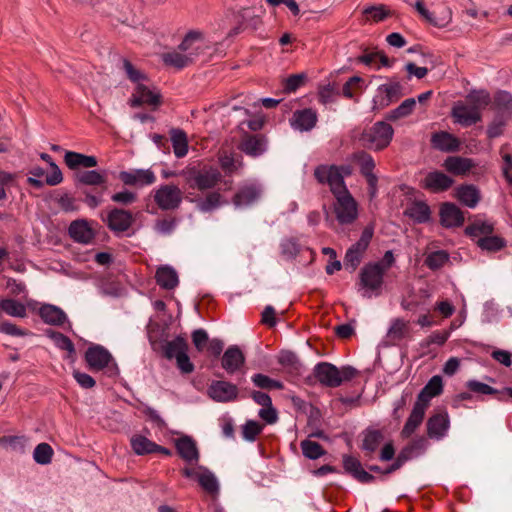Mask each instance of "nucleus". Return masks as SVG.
I'll return each instance as SVG.
<instances>
[{"label":"nucleus","instance_id":"1","mask_svg":"<svg viewBox=\"0 0 512 512\" xmlns=\"http://www.w3.org/2000/svg\"><path fill=\"white\" fill-rule=\"evenodd\" d=\"M314 176L321 184H327L333 193L336 202L334 211L336 219L341 224H350L358 216V206L344 183V175L337 166L320 165L314 171Z\"/></svg>","mask_w":512,"mask_h":512},{"label":"nucleus","instance_id":"2","mask_svg":"<svg viewBox=\"0 0 512 512\" xmlns=\"http://www.w3.org/2000/svg\"><path fill=\"white\" fill-rule=\"evenodd\" d=\"M394 262L393 252L388 250L380 261L370 262L362 267L358 286L363 297L371 298L382 293L384 275L393 266Z\"/></svg>","mask_w":512,"mask_h":512},{"label":"nucleus","instance_id":"3","mask_svg":"<svg viewBox=\"0 0 512 512\" xmlns=\"http://www.w3.org/2000/svg\"><path fill=\"white\" fill-rule=\"evenodd\" d=\"M180 49L185 51L193 63L197 60L209 61L218 50V44L208 38L202 31H189L182 42Z\"/></svg>","mask_w":512,"mask_h":512},{"label":"nucleus","instance_id":"4","mask_svg":"<svg viewBox=\"0 0 512 512\" xmlns=\"http://www.w3.org/2000/svg\"><path fill=\"white\" fill-rule=\"evenodd\" d=\"M182 175L190 188L200 191L214 188L222 178L220 171L213 166L189 167L182 171Z\"/></svg>","mask_w":512,"mask_h":512},{"label":"nucleus","instance_id":"5","mask_svg":"<svg viewBox=\"0 0 512 512\" xmlns=\"http://www.w3.org/2000/svg\"><path fill=\"white\" fill-rule=\"evenodd\" d=\"M357 371L351 366L337 368L327 362L319 363L314 368L317 380L327 387H338L343 382L349 381L356 375Z\"/></svg>","mask_w":512,"mask_h":512},{"label":"nucleus","instance_id":"6","mask_svg":"<svg viewBox=\"0 0 512 512\" xmlns=\"http://www.w3.org/2000/svg\"><path fill=\"white\" fill-rule=\"evenodd\" d=\"M393 134L394 130L390 124L379 121L361 133L359 142L365 148L378 151L390 144Z\"/></svg>","mask_w":512,"mask_h":512},{"label":"nucleus","instance_id":"7","mask_svg":"<svg viewBox=\"0 0 512 512\" xmlns=\"http://www.w3.org/2000/svg\"><path fill=\"white\" fill-rule=\"evenodd\" d=\"M154 201L161 210H175L182 203L183 193L181 189L174 184H165L159 186L154 191Z\"/></svg>","mask_w":512,"mask_h":512},{"label":"nucleus","instance_id":"8","mask_svg":"<svg viewBox=\"0 0 512 512\" xmlns=\"http://www.w3.org/2000/svg\"><path fill=\"white\" fill-rule=\"evenodd\" d=\"M403 95V86L398 81H390L377 88L374 103L379 108H384L397 101Z\"/></svg>","mask_w":512,"mask_h":512},{"label":"nucleus","instance_id":"9","mask_svg":"<svg viewBox=\"0 0 512 512\" xmlns=\"http://www.w3.org/2000/svg\"><path fill=\"white\" fill-rule=\"evenodd\" d=\"M354 160L360 167L361 173L365 176L369 185V194L371 198L376 196L378 178L373 173L375 162L372 156L366 152H359L354 155Z\"/></svg>","mask_w":512,"mask_h":512},{"label":"nucleus","instance_id":"10","mask_svg":"<svg viewBox=\"0 0 512 512\" xmlns=\"http://www.w3.org/2000/svg\"><path fill=\"white\" fill-rule=\"evenodd\" d=\"M454 121L464 127L478 123L482 119L481 112L477 107L462 102L456 103L451 111Z\"/></svg>","mask_w":512,"mask_h":512},{"label":"nucleus","instance_id":"11","mask_svg":"<svg viewBox=\"0 0 512 512\" xmlns=\"http://www.w3.org/2000/svg\"><path fill=\"white\" fill-rule=\"evenodd\" d=\"M160 104V94L153 90L150 85L145 83H139L135 86L134 93L130 99V105L132 107H139L142 105H149L156 107Z\"/></svg>","mask_w":512,"mask_h":512},{"label":"nucleus","instance_id":"12","mask_svg":"<svg viewBox=\"0 0 512 512\" xmlns=\"http://www.w3.org/2000/svg\"><path fill=\"white\" fill-rule=\"evenodd\" d=\"M119 179L128 186L143 187L151 185L156 181L155 173L151 169H134L121 171Z\"/></svg>","mask_w":512,"mask_h":512},{"label":"nucleus","instance_id":"13","mask_svg":"<svg viewBox=\"0 0 512 512\" xmlns=\"http://www.w3.org/2000/svg\"><path fill=\"white\" fill-rule=\"evenodd\" d=\"M454 181L451 177L440 171H433L421 180L420 186L433 193H439L448 190Z\"/></svg>","mask_w":512,"mask_h":512},{"label":"nucleus","instance_id":"14","mask_svg":"<svg viewBox=\"0 0 512 512\" xmlns=\"http://www.w3.org/2000/svg\"><path fill=\"white\" fill-rule=\"evenodd\" d=\"M318 121V115L312 108L296 110L290 118V125L294 130L306 132L312 130Z\"/></svg>","mask_w":512,"mask_h":512},{"label":"nucleus","instance_id":"15","mask_svg":"<svg viewBox=\"0 0 512 512\" xmlns=\"http://www.w3.org/2000/svg\"><path fill=\"white\" fill-rule=\"evenodd\" d=\"M414 8L425 21L433 26L445 27L451 22L452 15L448 7H444L439 12L438 16H436L434 12L429 11L422 0H417L414 4Z\"/></svg>","mask_w":512,"mask_h":512},{"label":"nucleus","instance_id":"16","mask_svg":"<svg viewBox=\"0 0 512 512\" xmlns=\"http://www.w3.org/2000/svg\"><path fill=\"white\" fill-rule=\"evenodd\" d=\"M208 395L217 402H229L237 398L238 388L227 381H214L208 388Z\"/></svg>","mask_w":512,"mask_h":512},{"label":"nucleus","instance_id":"17","mask_svg":"<svg viewBox=\"0 0 512 512\" xmlns=\"http://www.w3.org/2000/svg\"><path fill=\"white\" fill-rule=\"evenodd\" d=\"M411 328L409 321L403 318H394L390 322L385 339L388 344L396 345L402 340L409 338Z\"/></svg>","mask_w":512,"mask_h":512},{"label":"nucleus","instance_id":"18","mask_svg":"<svg viewBox=\"0 0 512 512\" xmlns=\"http://www.w3.org/2000/svg\"><path fill=\"white\" fill-rule=\"evenodd\" d=\"M85 360L90 369L102 370L112 361V355L104 347L94 345L87 349Z\"/></svg>","mask_w":512,"mask_h":512},{"label":"nucleus","instance_id":"19","mask_svg":"<svg viewBox=\"0 0 512 512\" xmlns=\"http://www.w3.org/2000/svg\"><path fill=\"white\" fill-rule=\"evenodd\" d=\"M133 222L132 213L123 209H113L107 216V225L114 232L127 231Z\"/></svg>","mask_w":512,"mask_h":512},{"label":"nucleus","instance_id":"20","mask_svg":"<svg viewBox=\"0 0 512 512\" xmlns=\"http://www.w3.org/2000/svg\"><path fill=\"white\" fill-rule=\"evenodd\" d=\"M262 189L257 184H246L242 186L233 198L236 207L249 206L259 200Z\"/></svg>","mask_w":512,"mask_h":512},{"label":"nucleus","instance_id":"21","mask_svg":"<svg viewBox=\"0 0 512 512\" xmlns=\"http://www.w3.org/2000/svg\"><path fill=\"white\" fill-rule=\"evenodd\" d=\"M441 224L447 228L461 226L464 222V215L453 203H444L440 208Z\"/></svg>","mask_w":512,"mask_h":512},{"label":"nucleus","instance_id":"22","mask_svg":"<svg viewBox=\"0 0 512 512\" xmlns=\"http://www.w3.org/2000/svg\"><path fill=\"white\" fill-rule=\"evenodd\" d=\"M175 446L180 457L187 463L194 464L199 460V451L196 442L184 436L176 440Z\"/></svg>","mask_w":512,"mask_h":512},{"label":"nucleus","instance_id":"23","mask_svg":"<svg viewBox=\"0 0 512 512\" xmlns=\"http://www.w3.org/2000/svg\"><path fill=\"white\" fill-rule=\"evenodd\" d=\"M443 391V381L441 376H433L428 383L423 387L417 397L416 403L423 404L424 407H428L430 400L433 397L440 395Z\"/></svg>","mask_w":512,"mask_h":512},{"label":"nucleus","instance_id":"24","mask_svg":"<svg viewBox=\"0 0 512 512\" xmlns=\"http://www.w3.org/2000/svg\"><path fill=\"white\" fill-rule=\"evenodd\" d=\"M425 411L426 407H424L423 404L415 402L413 409L401 431V436L403 438H409L421 425L424 419Z\"/></svg>","mask_w":512,"mask_h":512},{"label":"nucleus","instance_id":"25","mask_svg":"<svg viewBox=\"0 0 512 512\" xmlns=\"http://www.w3.org/2000/svg\"><path fill=\"white\" fill-rule=\"evenodd\" d=\"M443 167L451 174L464 176L474 167V162L470 158L450 156L444 161Z\"/></svg>","mask_w":512,"mask_h":512},{"label":"nucleus","instance_id":"26","mask_svg":"<svg viewBox=\"0 0 512 512\" xmlns=\"http://www.w3.org/2000/svg\"><path fill=\"white\" fill-rule=\"evenodd\" d=\"M431 143L434 148L444 152L457 151L460 146V141L454 135L445 131L434 133L431 137Z\"/></svg>","mask_w":512,"mask_h":512},{"label":"nucleus","instance_id":"27","mask_svg":"<svg viewBox=\"0 0 512 512\" xmlns=\"http://www.w3.org/2000/svg\"><path fill=\"white\" fill-rule=\"evenodd\" d=\"M343 467L347 473L351 474L354 478L362 483H369L374 479L371 474L362 468L360 461L353 456H343Z\"/></svg>","mask_w":512,"mask_h":512},{"label":"nucleus","instance_id":"28","mask_svg":"<svg viewBox=\"0 0 512 512\" xmlns=\"http://www.w3.org/2000/svg\"><path fill=\"white\" fill-rule=\"evenodd\" d=\"M244 361L242 351L237 346H230L223 354L222 367L232 374L244 364Z\"/></svg>","mask_w":512,"mask_h":512},{"label":"nucleus","instance_id":"29","mask_svg":"<svg viewBox=\"0 0 512 512\" xmlns=\"http://www.w3.org/2000/svg\"><path fill=\"white\" fill-rule=\"evenodd\" d=\"M266 148L267 141L260 135L247 136L240 144L241 151L252 157L262 155L266 151Z\"/></svg>","mask_w":512,"mask_h":512},{"label":"nucleus","instance_id":"30","mask_svg":"<svg viewBox=\"0 0 512 512\" xmlns=\"http://www.w3.org/2000/svg\"><path fill=\"white\" fill-rule=\"evenodd\" d=\"M70 236L79 243L88 244L94 238V233L86 220H75L69 226Z\"/></svg>","mask_w":512,"mask_h":512},{"label":"nucleus","instance_id":"31","mask_svg":"<svg viewBox=\"0 0 512 512\" xmlns=\"http://www.w3.org/2000/svg\"><path fill=\"white\" fill-rule=\"evenodd\" d=\"M157 284L167 290L174 289L178 283V274L176 270L168 265L160 266L155 274Z\"/></svg>","mask_w":512,"mask_h":512},{"label":"nucleus","instance_id":"32","mask_svg":"<svg viewBox=\"0 0 512 512\" xmlns=\"http://www.w3.org/2000/svg\"><path fill=\"white\" fill-rule=\"evenodd\" d=\"M449 417L447 414H437L429 418L427 432L430 438L440 439L448 431Z\"/></svg>","mask_w":512,"mask_h":512},{"label":"nucleus","instance_id":"33","mask_svg":"<svg viewBox=\"0 0 512 512\" xmlns=\"http://www.w3.org/2000/svg\"><path fill=\"white\" fill-rule=\"evenodd\" d=\"M64 161L66 165L72 170H77L80 167L92 168L95 167L98 163L95 156L84 155L72 151L65 153Z\"/></svg>","mask_w":512,"mask_h":512},{"label":"nucleus","instance_id":"34","mask_svg":"<svg viewBox=\"0 0 512 512\" xmlns=\"http://www.w3.org/2000/svg\"><path fill=\"white\" fill-rule=\"evenodd\" d=\"M41 319L50 325H62L67 320V316L62 309L51 304H44L39 309Z\"/></svg>","mask_w":512,"mask_h":512},{"label":"nucleus","instance_id":"35","mask_svg":"<svg viewBox=\"0 0 512 512\" xmlns=\"http://www.w3.org/2000/svg\"><path fill=\"white\" fill-rule=\"evenodd\" d=\"M457 199L469 208H475L480 201V192L474 185H463L456 190Z\"/></svg>","mask_w":512,"mask_h":512},{"label":"nucleus","instance_id":"36","mask_svg":"<svg viewBox=\"0 0 512 512\" xmlns=\"http://www.w3.org/2000/svg\"><path fill=\"white\" fill-rule=\"evenodd\" d=\"M357 60L363 63L364 65L375 69H380L382 66H391V61L389 60V58L383 52L380 51L365 52L364 54L359 56Z\"/></svg>","mask_w":512,"mask_h":512},{"label":"nucleus","instance_id":"37","mask_svg":"<svg viewBox=\"0 0 512 512\" xmlns=\"http://www.w3.org/2000/svg\"><path fill=\"white\" fill-rule=\"evenodd\" d=\"M162 59L166 65L181 69L193 63L185 51L178 49L172 52L163 54Z\"/></svg>","mask_w":512,"mask_h":512},{"label":"nucleus","instance_id":"38","mask_svg":"<svg viewBox=\"0 0 512 512\" xmlns=\"http://www.w3.org/2000/svg\"><path fill=\"white\" fill-rule=\"evenodd\" d=\"M405 215L415 222L424 223L430 219V208L424 202H414L406 208Z\"/></svg>","mask_w":512,"mask_h":512},{"label":"nucleus","instance_id":"39","mask_svg":"<svg viewBox=\"0 0 512 512\" xmlns=\"http://www.w3.org/2000/svg\"><path fill=\"white\" fill-rule=\"evenodd\" d=\"M132 450L137 455H146L154 453L156 443L149 440L147 437L141 434H135L130 439Z\"/></svg>","mask_w":512,"mask_h":512},{"label":"nucleus","instance_id":"40","mask_svg":"<svg viewBox=\"0 0 512 512\" xmlns=\"http://www.w3.org/2000/svg\"><path fill=\"white\" fill-rule=\"evenodd\" d=\"M384 441L383 433L380 430L367 429L364 432L362 449L369 453L375 452Z\"/></svg>","mask_w":512,"mask_h":512},{"label":"nucleus","instance_id":"41","mask_svg":"<svg viewBox=\"0 0 512 512\" xmlns=\"http://www.w3.org/2000/svg\"><path fill=\"white\" fill-rule=\"evenodd\" d=\"M171 142L173 152L177 158L184 157L188 152V141L186 133L180 129L171 131Z\"/></svg>","mask_w":512,"mask_h":512},{"label":"nucleus","instance_id":"42","mask_svg":"<svg viewBox=\"0 0 512 512\" xmlns=\"http://www.w3.org/2000/svg\"><path fill=\"white\" fill-rule=\"evenodd\" d=\"M75 179L78 183L90 186L102 185L106 182L105 175L96 170L78 171Z\"/></svg>","mask_w":512,"mask_h":512},{"label":"nucleus","instance_id":"43","mask_svg":"<svg viewBox=\"0 0 512 512\" xmlns=\"http://www.w3.org/2000/svg\"><path fill=\"white\" fill-rule=\"evenodd\" d=\"M188 351V344L185 338L176 337L166 343L164 347L165 356L168 359L177 358Z\"/></svg>","mask_w":512,"mask_h":512},{"label":"nucleus","instance_id":"44","mask_svg":"<svg viewBox=\"0 0 512 512\" xmlns=\"http://www.w3.org/2000/svg\"><path fill=\"white\" fill-rule=\"evenodd\" d=\"M493 230V223L484 220H476L466 227L465 233L471 237L482 238L492 234Z\"/></svg>","mask_w":512,"mask_h":512},{"label":"nucleus","instance_id":"45","mask_svg":"<svg viewBox=\"0 0 512 512\" xmlns=\"http://www.w3.org/2000/svg\"><path fill=\"white\" fill-rule=\"evenodd\" d=\"M225 201L219 192H211L204 199L197 201V208L204 213L211 212L219 208Z\"/></svg>","mask_w":512,"mask_h":512},{"label":"nucleus","instance_id":"46","mask_svg":"<svg viewBox=\"0 0 512 512\" xmlns=\"http://www.w3.org/2000/svg\"><path fill=\"white\" fill-rule=\"evenodd\" d=\"M494 109L497 110L501 116L507 114L508 116L512 111V96L505 91L498 92L494 97Z\"/></svg>","mask_w":512,"mask_h":512},{"label":"nucleus","instance_id":"47","mask_svg":"<svg viewBox=\"0 0 512 512\" xmlns=\"http://www.w3.org/2000/svg\"><path fill=\"white\" fill-rule=\"evenodd\" d=\"M198 483L200 486L210 494H216L219 489L218 481L214 474L205 467L199 474Z\"/></svg>","mask_w":512,"mask_h":512},{"label":"nucleus","instance_id":"48","mask_svg":"<svg viewBox=\"0 0 512 512\" xmlns=\"http://www.w3.org/2000/svg\"><path fill=\"white\" fill-rule=\"evenodd\" d=\"M415 105L416 100L414 98H408L404 100L397 108L390 111L387 118L392 121L404 118L413 112Z\"/></svg>","mask_w":512,"mask_h":512},{"label":"nucleus","instance_id":"49","mask_svg":"<svg viewBox=\"0 0 512 512\" xmlns=\"http://www.w3.org/2000/svg\"><path fill=\"white\" fill-rule=\"evenodd\" d=\"M53 449L47 443L38 444L33 452V458L36 463L41 465L49 464L52 460Z\"/></svg>","mask_w":512,"mask_h":512},{"label":"nucleus","instance_id":"50","mask_svg":"<svg viewBox=\"0 0 512 512\" xmlns=\"http://www.w3.org/2000/svg\"><path fill=\"white\" fill-rule=\"evenodd\" d=\"M301 449L306 458L313 460L320 458L325 453L319 443L311 440H303L301 442Z\"/></svg>","mask_w":512,"mask_h":512},{"label":"nucleus","instance_id":"51","mask_svg":"<svg viewBox=\"0 0 512 512\" xmlns=\"http://www.w3.org/2000/svg\"><path fill=\"white\" fill-rule=\"evenodd\" d=\"M467 102L472 107H477L478 111L485 108L490 103V96L486 91H473L466 97Z\"/></svg>","mask_w":512,"mask_h":512},{"label":"nucleus","instance_id":"52","mask_svg":"<svg viewBox=\"0 0 512 512\" xmlns=\"http://www.w3.org/2000/svg\"><path fill=\"white\" fill-rule=\"evenodd\" d=\"M54 201L64 212H74L79 209L77 200L68 193L57 194L54 197Z\"/></svg>","mask_w":512,"mask_h":512},{"label":"nucleus","instance_id":"53","mask_svg":"<svg viewBox=\"0 0 512 512\" xmlns=\"http://www.w3.org/2000/svg\"><path fill=\"white\" fill-rule=\"evenodd\" d=\"M123 69L130 81L137 86L139 83L147 82V76L137 69L129 60H123Z\"/></svg>","mask_w":512,"mask_h":512},{"label":"nucleus","instance_id":"54","mask_svg":"<svg viewBox=\"0 0 512 512\" xmlns=\"http://www.w3.org/2000/svg\"><path fill=\"white\" fill-rule=\"evenodd\" d=\"M477 244L482 249L488 251H498L505 246V241L501 237L488 235L486 237L479 238Z\"/></svg>","mask_w":512,"mask_h":512},{"label":"nucleus","instance_id":"55","mask_svg":"<svg viewBox=\"0 0 512 512\" xmlns=\"http://www.w3.org/2000/svg\"><path fill=\"white\" fill-rule=\"evenodd\" d=\"M252 382L262 389H283V384L280 381L274 380L264 374H255L252 376Z\"/></svg>","mask_w":512,"mask_h":512},{"label":"nucleus","instance_id":"56","mask_svg":"<svg viewBox=\"0 0 512 512\" xmlns=\"http://www.w3.org/2000/svg\"><path fill=\"white\" fill-rule=\"evenodd\" d=\"M449 260V255L447 252L443 250L435 251L430 253L426 260L425 264L432 270H436L444 266V264Z\"/></svg>","mask_w":512,"mask_h":512},{"label":"nucleus","instance_id":"57","mask_svg":"<svg viewBox=\"0 0 512 512\" xmlns=\"http://www.w3.org/2000/svg\"><path fill=\"white\" fill-rule=\"evenodd\" d=\"M263 425L257 421L249 420L242 428L243 438L247 441H255L256 437L262 432Z\"/></svg>","mask_w":512,"mask_h":512},{"label":"nucleus","instance_id":"58","mask_svg":"<svg viewBox=\"0 0 512 512\" xmlns=\"http://www.w3.org/2000/svg\"><path fill=\"white\" fill-rule=\"evenodd\" d=\"M366 249H360L358 244H354L351 248H349L345 255V265H350L354 270L358 264L360 263L361 257Z\"/></svg>","mask_w":512,"mask_h":512},{"label":"nucleus","instance_id":"59","mask_svg":"<svg viewBox=\"0 0 512 512\" xmlns=\"http://www.w3.org/2000/svg\"><path fill=\"white\" fill-rule=\"evenodd\" d=\"M50 337L58 348L66 350L69 352V354H73L75 352L73 342L64 334L59 332H52Z\"/></svg>","mask_w":512,"mask_h":512},{"label":"nucleus","instance_id":"60","mask_svg":"<svg viewBox=\"0 0 512 512\" xmlns=\"http://www.w3.org/2000/svg\"><path fill=\"white\" fill-rule=\"evenodd\" d=\"M338 92L334 86L328 84L319 89L318 99L323 105H327L336 101Z\"/></svg>","mask_w":512,"mask_h":512},{"label":"nucleus","instance_id":"61","mask_svg":"<svg viewBox=\"0 0 512 512\" xmlns=\"http://www.w3.org/2000/svg\"><path fill=\"white\" fill-rule=\"evenodd\" d=\"M304 74H294L288 77L283 82V89L286 93L295 92L298 88H300L304 84L305 80Z\"/></svg>","mask_w":512,"mask_h":512},{"label":"nucleus","instance_id":"62","mask_svg":"<svg viewBox=\"0 0 512 512\" xmlns=\"http://www.w3.org/2000/svg\"><path fill=\"white\" fill-rule=\"evenodd\" d=\"M219 163H220L221 168L226 173H229V174L236 171L238 169V167L241 165L234 159V156L232 154H228V153H221L219 155Z\"/></svg>","mask_w":512,"mask_h":512},{"label":"nucleus","instance_id":"63","mask_svg":"<svg viewBox=\"0 0 512 512\" xmlns=\"http://www.w3.org/2000/svg\"><path fill=\"white\" fill-rule=\"evenodd\" d=\"M138 196L135 192L129 191L127 189L114 193L111 196L113 202L122 204V205H130L137 200Z\"/></svg>","mask_w":512,"mask_h":512},{"label":"nucleus","instance_id":"64","mask_svg":"<svg viewBox=\"0 0 512 512\" xmlns=\"http://www.w3.org/2000/svg\"><path fill=\"white\" fill-rule=\"evenodd\" d=\"M363 13L375 22L382 21L388 15V11L384 5L367 7L364 9Z\"/></svg>","mask_w":512,"mask_h":512}]
</instances>
